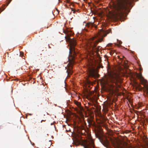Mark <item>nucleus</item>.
<instances>
[{"label":"nucleus","mask_w":148,"mask_h":148,"mask_svg":"<svg viewBox=\"0 0 148 148\" xmlns=\"http://www.w3.org/2000/svg\"><path fill=\"white\" fill-rule=\"evenodd\" d=\"M134 0H116L113 3V12H109L110 18H120L130 12L129 8Z\"/></svg>","instance_id":"nucleus-1"},{"label":"nucleus","mask_w":148,"mask_h":148,"mask_svg":"<svg viewBox=\"0 0 148 148\" xmlns=\"http://www.w3.org/2000/svg\"><path fill=\"white\" fill-rule=\"evenodd\" d=\"M66 41H69V42L70 48L68 60L69 63L68 66L70 68L69 71L67 70L68 75L72 74V71L71 70L73 68V66L75 63L74 59L75 57L78 53L77 49L75 47L77 45L76 40L73 38H70L69 35H67L65 37Z\"/></svg>","instance_id":"nucleus-2"},{"label":"nucleus","mask_w":148,"mask_h":148,"mask_svg":"<svg viewBox=\"0 0 148 148\" xmlns=\"http://www.w3.org/2000/svg\"><path fill=\"white\" fill-rule=\"evenodd\" d=\"M104 84L108 85L111 88H114L115 86H119L118 83H121V79L119 75L117 73H114L111 74L110 75L106 77L103 80Z\"/></svg>","instance_id":"nucleus-3"},{"label":"nucleus","mask_w":148,"mask_h":148,"mask_svg":"<svg viewBox=\"0 0 148 148\" xmlns=\"http://www.w3.org/2000/svg\"><path fill=\"white\" fill-rule=\"evenodd\" d=\"M111 32V30L110 29L106 32L105 33L103 36V37L98 39H96L97 38L95 36L93 37L90 38L88 41V46H90L93 50H95V51H97L99 49V48L101 47L99 46L97 47V48H95L99 42H101L103 41V38L106 36L107 34H108Z\"/></svg>","instance_id":"nucleus-4"},{"label":"nucleus","mask_w":148,"mask_h":148,"mask_svg":"<svg viewBox=\"0 0 148 148\" xmlns=\"http://www.w3.org/2000/svg\"><path fill=\"white\" fill-rule=\"evenodd\" d=\"M136 77L139 80L140 83L144 86V90L147 92L148 97V85L147 84V81L142 76L141 73L136 74Z\"/></svg>","instance_id":"nucleus-5"},{"label":"nucleus","mask_w":148,"mask_h":148,"mask_svg":"<svg viewBox=\"0 0 148 148\" xmlns=\"http://www.w3.org/2000/svg\"><path fill=\"white\" fill-rule=\"evenodd\" d=\"M88 75L90 77L96 78L99 77V74L94 68L89 66L88 69Z\"/></svg>","instance_id":"nucleus-6"},{"label":"nucleus","mask_w":148,"mask_h":148,"mask_svg":"<svg viewBox=\"0 0 148 148\" xmlns=\"http://www.w3.org/2000/svg\"><path fill=\"white\" fill-rule=\"evenodd\" d=\"M84 146V148H95L93 141L90 139L86 141Z\"/></svg>","instance_id":"nucleus-7"},{"label":"nucleus","mask_w":148,"mask_h":148,"mask_svg":"<svg viewBox=\"0 0 148 148\" xmlns=\"http://www.w3.org/2000/svg\"><path fill=\"white\" fill-rule=\"evenodd\" d=\"M102 130L101 128H98L95 130V133L96 137L99 139H101L103 136Z\"/></svg>","instance_id":"nucleus-8"},{"label":"nucleus","mask_w":148,"mask_h":148,"mask_svg":"<svg viewBox=\"0 0 148 148\" xmlns=\"http://www.w3.org/2000/svg\"><path fill=\"white\" fill-rule=\"evenodd\" d=\"M101 143L105 147H108L109 144V142L107 139H103L102 140Z\"/></svg>","instance_id":"nucleus-9"},{"label":"nucleus","mask_w":148,"mask_h":148,"mask_svg":"<svg viewBox=\"0 0 148 148\" xmlns=\"http://www.w3.org/2000/svg\"><path fill=\"white\" fill-rule=\"evenodd\" d=\"M94 22H89L87 23L86 24V26L88 28H91L94 26Z\"/></svg>","instance_id":"nucleus-10"},{"label":"nucleus","mask_w":148,"mask_h":148,"mask_svg":"<svg viewBox=\"0 0 148 148\" xmlns=\"http://www.w3.org/2000/svg\"><path fill=\"white\" fill-rule=\"evenodd\" d=\"M117 57V61L119 62V64H121L122 65L124 63H122L123 61V59L122 58H120L119 56H118Z\"/></svg>","instance_id":"nucleus-11"},{"label":"nucleus","mask_w":148,"mask_h":148,"mask_svg":"<svg viewBox=\"0 0 148 148\" xmlns=\"http://www.w3.org/2000/svg\"><path fill=\"white\" fill-rule=\"evenodd\" d=\"M136 84L137 85V86L136 87V89L138 90L139 91H141L144 89V88L141 87L140 85L138 84V83H137Z\"/></svg>","instance_id":"nucleus-12"},{"label":"nucleus","mask_w":148,"mask_h":148,"mask_svg":"<svg viewBox=\"0 0 148 148\" xmlns=\"http://www.w3.org/2000/svg\"><path fill=\"white\" fill-rule=\"evenodd\" d=\"M81 133L82 135L86 136L87 134V132L86 130L84 129L81 130Z\"/></svg>","instance_id":"nucleus-13"},{"label":"nucleus","mask_w":148,"mask_h":148,"mask_svg":"<svg viewBox=\"0 0 148 148\" xmlns=\"http://www.w3.org/2000/svg\"><path fill=\"white\" fill-rule=\"evenodd\" d=\"M75 103L77 106H78V107H80L81 103L80 102H79L77 101H76L75 102Z\"/></svg>","instance_id":"nucleus-14"},{"label":"nucleus","mask_w":148,"mask_h":148,"mask_svg":"<svg viewBox=\"0 0 148 148\" xmlns=\"http://www.w3.org/2000/svg\"><path fill=\"white\" fill-rule=\"evenodd\" d=\"M87 83L88 84H91L92 83V82L90 81V79H87Z\"/></svg>","instance_id":"nucleus-15"},{"label":"nucleus","mask_w":148,"mask_h":148,"mask_svg":"<svg viewBox=\"0 0 148 148\" xmlns=\"http://www.w3.org/2000/svg\"><path fill=\"white\" fill-rule=\"evenodd\" d=\"M43 50H42L41 51H40L39 53V55L38 56H41L42 55V54L43 53Z\"/></svg>","instance_id":"nucleus-16"},{"label":"nucleus","mask_w":148,"mask_h":148,"mask_svg":"<svg viewBox=\"0 0 148 148\" xmlns=\"http://www.w3.org/2000/svg\"><path fill=\"white\" fill-rule=\"evenodd\" d=\"M114 53V51H111L110 52L111 55L113 54Z\"/></svg>","instance_id":"nucleus-17"},{"label":"nucleus","mask_w":148,"mask_h":148,"mask_svg":"<svg viewBox=\"0 0 148 148\" xmlns=\"http://www.w3.org/2000/svg\"><path fill=\"white\" fill-rule=\"evenodd\" d=\"M65 1L66 3H70V0H65Z\"/></svg>","instance_id":"nucleus-18"},{"label":"nucleus","mask_w":148,"mask_h":148,"mask_svg":"<svg viewBox=\"0 0 148 148\" xmlns=\"http://www.w3.org/2000/svg\"><path fill=\"white\" fill-rule=\"evenodd\" d=\"M112 45V43H109V44H108L107 45V47H109V46H111Z\"/></svg>","instance_id":"nucleus-19"},{"label":"nucleus","mask_w":148,"mask_h":148,"mask_svg":"<svg viewBox=\"0 0 148 148\" xmlns=\"http://www.w3.org/2000/svg\"><path fill=\"white\" fill-rule=\"evenodd\" d=\"M4 9V8L2 9L1 8H0V13Z\"/></svg>","instance_id":"nucleus-20"},{"label":"nucleus","mask_w":148,"mask_h":148,"mask_svg":"<svg viewBox=\"0 0 148 148\" xmlns=\"http://www.w3.org/2000/svg\"><path fill=\"white\" fill-rule=\"evenodd\" d=\"M71 11H73V12L74 13H75V10H74L73 8H71Z\"/></svg>","instance_id":"nucleus-21"},{"label":"nucleus","mask_w":148,"mask_h":148,"mask_svg":"<svg viewBox=\"0 0 148 148\" xmlns=\"http://www.w3.org/2000/svg\"><path fill=\"white\" fill-rule=\"evenodd\" d=\"M23 53L22 52H20V56H22L23 55Z\"/></svg>","instance_id":"nucleus-22"},{"label":"nucleus","mask_w":148,"mask_h":148,"mask_svg":"<svg viewBox=\"0 0 148 148\" xmlns=\"http://www.w3.org/2000/svg\"><path fill=\"white\" fill-rule=\"evenodd\" d=\"M103 66H101L100 65L99 66H98V68H103Z\"/></svg>","instance_id":"nucleus-23"},{"label":"nucleus","mask_w":148,"mask_h":148,"mask_svg":"<svg viewBox=\"0 0 148 148\" xmlns=\"http://www.w3.org/2000/svg\"><path fill=\"white\" fill-rule=\"evenodd\" d=\"M29 115H30V116H31L32 115V114H28Z\"/></svg>","instance_id":"nucleus-24"},{"label":"nucleus","mask_w":148,"mask_h":148,"mask_svg":"<svg viewBox=\"0 0 148 148\" xmlns=\"http://www.w3.org/2000/svg\"><path fill=\"white\" fill-rule=\"evenodd\" d=\"M45 121V120L44 121L43 120H42L41 121V123H42V121Z\"/></svg>","instance_id":"nucleus-25"},{"label":"nucleus","mask_w":148,"mask_h":148,"mask_svg":"<svg viewBox=\"0 0 148 148\" xmlns=\"http://www.w3.org/2000/svg\"><path fill=\"white\" fill-rule=\"evenodd\" d=\"M105 109H108V107L107 106H106V107H105Z\"/></svg>","instance_id":"nucleus-26"},{"label":"nucleus","mask_w":148,"mask_h":148,"mask_svg":"<svg viewBox=\"0 0 148 148\" xmlns=\"http://www.w3.org/2000/svg\"><path fill=\"white\" fill-rule=\"evenodd\" d=\"M121 41H120V42L119 43L120 44H121Z\"/></svg>","instance_id":"nucleus-27"},{"label":"nucleus","mask_w":148,"mask_h":148,"mask_svg":"<svg viewBox=\"0 0 148 148\" xmlns=\"http://www.w3.org/2000/svg\"><path fill=\"white\" fill-rule=\"evenodd\" d=\"M121 41H120V42L119 43L120 44H121Z\"/></svg>","instance_id":"nucleus-28"},{"label":"nucleus","mask_w":148,"mask_h":148,"mask_svg":"<svg viewBox=\"0 0 148 148\" xmlns=\"http://www.w3.org/2000/svg\"><path fill=\"white\" fill-rule=\"evenodd\" d=\"M27 115H26V118H27Z\"/></svg>","instance_id":"nucleus-29"},{"label":"nucleus","mask_w":148,"mask_h":148,"mask_svg":"<svg viewBox=\"0 0 148 148\" xmlns=\"http://www.w3.org/2000/svg\"><path fill=\"white\" fill-rule=\"evenodd\" d=\"M53 124L52 123H51V125H52Z\"/></svg>","instance_id":"nucleus-30"},{"label":"nucleus","mask_w":148,"mask_h":148,"mask_svg":"<svg viewBox=\"0 0 148 148\" xmlns=\"http://www.w3.org/2000/svg\"><path fill=\"white\" fill-rule=\"evenodd\" d=\"M64 33H65V34H66V32H64Z\"/></svg>","instance_id":"nucleus-31"}]
</instances>
